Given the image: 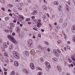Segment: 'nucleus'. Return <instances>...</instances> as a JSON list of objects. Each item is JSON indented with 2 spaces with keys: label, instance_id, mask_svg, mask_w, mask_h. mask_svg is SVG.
<instances>
[{
  "label": "nucleus",
  "instance_id": "f257e3e1",
  "mask_svg": "<svg viewBox=\"0 0 75 75\" xmlns=\"http://www.w3.org/2000/svg\"><path fill=\"white\" fill-rule=\"evenodd\" d=\"M8 38L10 40V41H11L12 42H13L14 44H18V42H17V41H16L14 38H13V36L11 35H9L8 36Z\"/></svg>",
  "mask_w": 75,
  "mask_h": 75
},
{
  "label": "nucleus",
  "instance_id": "f03ea898",
  "mask_svg": "<svg viewBox=\"0 0 75 75\" xmlns=\"http://www.w3.org/2000/svg\"><path fill=\"white\" fill-rule=\"evenodd\" d=\"M13 54L14 56V58H15L16 59H20V55H19V54H18L17 52L15 51H13Z\"/></svg>",
  "mask_w": 75,
  "mask_h": 75
},
{
  "label": "nucleus",
  "instance_id": "7ed1b4c3",
  "mask_svg": "<svg viewBox=\"0 0 75 75\" xmlns=\"http://www.w3.org/2000/svg\"><path fill=\"white\" fill-rule=\"evenodd\" d=\"M28 46L29 48H32L33 47V43L32 42V40L31 39L29 40L28 41Z\"/></svg>",
  "mask_w": 75,
  "mask_h": 75
},
{
  "label": "nucleus",
  "instance_id": "20e7f679",
  "mask_svg": "<svg viewBox=\"0 0 75 75\" xmlns=\"http://www.w3.org/2000/svg\"><path fill=\"white\" fill-rule=\"evenodd\" d=\"M30 67L32 69L34 70L35 69V66H34V65L33 63H31L30 64Z\"/></svg>",
  "mask_w": 75,
  "mask_h": 75
},
{
  "label": "nucleus",
  "instance_id": "39448f33",
  "mask_svg": "<svg viewBox=\"0 0 75 75\" xmlns=\"http://www.w3.org/2000/svg\"><path fill=\"white\" fill-rule=\"evenodd\" d=\"M53 52L55 55H57L59 54V53L58 52L57 50H54L53 51Z\"/></svg>",
  "mask_w": 75,
  "mask_h": 75
},
{
  "label": "nucleus",
  "instance_id": "423d86ee",
  "mask_svg": "<svg viewBox=\"0 0 75 75\" xmlns=\"http://www.w3.org/2000/svg\"><path fill=\"white\" fill-rule=\"evenodd\" d=\"M71 31L73 33H75V25H74L72 26Z\"/></svg>",
  "mask_w": 75,
  "mask_h": 75
},
{
  "label": "nucleus",
  "instance_id": "0eeeda50",
  "mask_svg": "<svg viewBox=\"0 0 75 75\" xmlns=\"http://www.w3.org/2000/svg\"><path fill=\"white\" fill-rule=\"evenodd\" d=\"M14 65L16 67H18V66H19V63H18V62L17 61H16L14 63Z\"/></svg>",
  "mask_w": 75,
  "mask_h": 75
},
{
  "label": "nucleus",
  "instance_id": "6e6552de",
  "mask_svg": "<svg viewBox=\"0 0 75 75\" xmlns=\"http://www.w3.org/2000/svg\"><path fill=\"white\" fill-rule=\"evenodd\" d=\"M23 5V3H20V4H17L16 6L18 7H21Z\"/></svg>",
  "mask_w": 75,
  "mask_h": 75
},
{
  "label": "nucleus",
  "instance_id": "1a4fd4ad",
  "mask_svg": "<svg viewBox=\"0 0 75 75\" xmlns=\"http://www.w3.org/2000/svg\"><path fill=\"white\" fill-rule=\"evenodd\" d=\"M57 70L59 72H61V71L62 69H61V67L59 65H58L57 66Z\"/></svg>",
  "mask_w": 75,
  "mask_h": 75
},
{
  "label": "nucleus",
  "instance_id": "9d476101",
  "mask_svg": "<svg viewBox=\"0 0 75 75\" xmlns=\"http://www.w3.org/2000/svg\"><path fill=\"white\" fill-rule=\"evenodd\" d=\"M45 64L46 65H47L46 66L48 67L49 69L51 68V66L48 63V62H46L45 63Z\"/></svg>",
  "mask_w": 75,
  "mask_h": 75
},
{
  "label": "nucleus",
  "instance_id": "9b49d317",
  "mask_svg": "<svg viewBox=\"0 0 75 75\" xmlns=\"http://www.w3.org/2000/svg\"><path fill=\"white\" fill-rule=\"evenodd\" d=\"M38 12L37 10H35L33 11L32 14L33 15H35L37 14Z\"/></svg>",
  "mask_w": 75,
  "mask_h": 75
},
{
  "label": "nucleus",
  "instance_id": "f8f14e48",
  "mask_svg": "<svg viewBox=\"0 0 75 75\" xmlns=\"http://www.w3.org/2000/svg\"><path fill=\"white\" fill-rule=\"evenodd\" d=\"M67 22H65L63 23V25H62V27L63 28H65V27H67Z\"/></svg>",
  "mask_w": 75,
  "mask_h": 75
},
{
  "label": "nucleus",
  "instance_id": "ddd939ff",
  "mask_svg": "<svg viewBox=\"0 0 75 75\" xmlns=\"http://www.w3.org/2000/svg\"><path fill=\"white\" fill-rule=\"evenodd\" d=\"M61 5H59L58 6V10H59V11H61Z\"/></svg>",
  "mask_w": 75,
  "mask_h": 75
},
{
  "label": "nucleus",
  "instance_id": "4468645a",
  "mask_svg": "<svg viewBox=\"0 0 75 75\" xmlns=\"http://www.w3.org/2000/svg\"><path fill=\"white\" fill-rule=\"evenodd\" d=\"M23 72H24V73H25L26 74H28L29 73L26 70V69H24L23 70Z\"/></svg>",
  "mask_w": 75,
  "mask_h": 75
},
{
  "label": "nucleus",
  "instance_id": "2eb2a0df",
  "mask_svg": "<svg viewBox=\"0 0 75 75\" xmlns=\"http://www.w3.org/2000/svg\"><path fill=\"white\" fill-rule=\"evenodd\" d=\"M66 7L67 11H69V6H68V5H66Z\"/></svg>",
  "mask_w": 75,
  "mask_h": 75
},
{
  "label": "nucleus",
  "instance_id": "dca6fc26",
  "mask_svg": "<svg viewBox=\"0 0 75 75\" xmlns=\"http://www.w3.org/2000/svg\"><path fill=\"white\" fill-rule=\"evenodd\" d=\"M13 45L12 44H11L9 46V49H11H11H13Z\"/></svg>",
  "mask_w": 75,
  "mask_h": 75
},
{
  "label": "nucleus",
  "instance_id": "f3484780",
  "mask_svg": "<svg viewBox=\"0 0 75 75\" xmlns=\"http://www.w3.org/2000/svg\"><path fill=\"white\" fill-rule=\"evenodd\" d=\"M42 8L44 10H47V7H45V6H42Z\"/></svg>",
  "mask_w": 75,
  "mask_h": 75
},
{
  "label": "nucleus",
  "instance_id": "a211bd4d",
  "mask_svg": "<svg viewBox=\"0 0 75 75\" xmlns=\"http://www.w3.org/2000/svg\"><path fill=\"white\" fill-rule=\"evenodd\" d=\"M52 60L53 61H54V62H55L58 60V59L55 58H52Z\"/></svg>",
  "mask_w": 75,
  "mask_h": 75
},
{
  "label": "nucleus",
  "instance_id": "6ab92c4d",
  "mask_svg": "<svg viewBox=\"0 0 75 75\" xmlns=\"http://www.w3.org/2000/svg\"><path fill=\"white\" fill-rule=\"evenodd\" d=\"M38 24L37 25V26L38 27H40V26L41 25V23H40V22H38Z\"/></svg>",
  "mask_w": 75,
  "mask_h": 75
},
{
  "label": "nucleus",
  "instance_id": "aec40b11",
  "mask_svg": "<svg viewBox=\"0 0 75 75\" xmlns=\"http://www.w3.org/2000/svg\"><path fill=\"white\" fill-rule=\"evenodd\" d=\"M25 54L27 56H29V54H28V52H27V51L25 50Z\"/></svg>",
  "mask_w": 75,
  "mask_h": 75
},
{
  "label": "nucleus",
  "instance_id": "412c9836",
  "mask_svg": "<svg viewBox=\"0 0 75 75\" xmlns=\"http://www.w3.org/2000/svg\"><path fill=\"white\" fill-rule=\"evenodd\" d=\"M39 47V49L40 50H44V47H42V46H40Z\"/></svg>",
  "mask_w": 75,
  "mask_h": 75
},
{
  "label": "nucleus",
  "instance_id": "4be33fe9",
  "mask_svg": "<svg viewBox=\"0 0 75 75\" xmlns=\"http://www.w3.org/2000/svg\"><path fill=\"white\" fill-rule=\"evenodd\" d=\"M14 73H15L14 71H12L10 73V75H14Z\"/></svg>",
  "mask_w": 75,
  "mask_h": 75
},
{
  "label": "nucleus",
  "instance_id": "5701e85b",
  "mask_svg": "<svg viewBox=\"0 0 75 75\" xmlns=\"http://www.w3.org/2000/svg\"><path fill=\"white\" fill-rule=\"evenodd\" d=\"M31 51H31V52H32V54H35V51L34 50L31 49Z\"/></svg>",
  "mask_w": 75,
  "mask_h": 75
},
{
  "label": "nucleus",
  "instance_id": "b1692460",
  "mask_svg": "<svg viewBox=\"0 0 75 75\" xmlns=\"http://www.w3.org/2000/svg\"><path fill=\"white\" fill-rule=\"evenodd\" d=\"M54 5H58V2L55 1H54Z\"/></svg>",
  "mask_w": 75,
  "mask_h": 75
},
{
  "label": "nucleus",
  "instance_id": "393cba45",
  "mask_svg": "<svg viewBox=\"0 0 75 75\" xmlns=\"http://www.w3.org/2000/svg\"><path fill=\"white\" fill-rule=\"evenodd\" d=\"M44 20L45 22H47V20H48V19L47 18H45L44 19Z\"/></svg>",
  "mask_w": 75,
  "mask_h": 75
},
{
  "label": "nucleus",
  "instance_id": "a878e982",
  "mask_svg": "<svg viewBox=\"0 0 75 75\" xmlns=\"http://www.w3.org/2000/svg\"><path fill=\"white\" fill-rule=\"evenodd\" d=\"M10 25H11V27H14V24L13 23H10Z\"/></svg>",
  "mask_w": 75,
  "mask_h": 75
},
{
  "label": "nucleus",
  "instance_id": "bb28decb",
  "mask_svg": "<svg viewBox=\"0 0 75 75\" xmlns=\"http://www.w3.org/2000/svg\"><path fill=\"white\" fill-rule=\"evenodd\" d=\"M8 6L9 7H10V8H11V7L13 6V5H11V4H9L8 5Z\"/></svg>",
  "mask_w": 75,
  "mask_h": 75
},
{
  "label": "nucleus",
  "instance_id": "cd10ccee",
  "mask_svg": "<svg viewBox=\"0 0 75 75\" xmlns=\"http://www.w3.org/2000/svg\"><path fill=\"white\" fill-rule=\"evenodd\" d=\"M9 17H6L5 18V20H6V21H7V20H9Z\"/></svg>",
  "mask_w": 75,
  "mask_h": 75
},
{
  "label": "nucleus",
  "instance_id": "c85d7f7f",
  "mask_svg": "<svg viewBox=\"0 0 75 75\" xmlns=\"http://www.w3.org/2000/svg\"><path fill=\"white\" fill-rule=\"evenodd\" d=\"M62 22H63V19H61L59 20V23H62Z\"/></svg>",
  "mask_w": 75,
  "mask_h": 75
},
{
  "label": "nucleus",
  "instance_id": "c756f323",
  "mask_svg": "<svg viewBox=\"0 0 75 75\" xmlns=\"http://www.w3.org/2000/svg\"><path fill=\"white\" fill-rule=\"evenodd\" d=\"M75 56V54H73V55L71 56V59H72V58H75V57H74Z\"/></svg>",
  "mask_w": 75,
  "mask_h": 75
},
{
  "label": "nucleus",
  "instance_id": "7c9ffc66",
  "mask_svg": "<svg viewBox=\"0 0 75 75\" xmlns=\"http://www.w3.org/2000/svg\"><path fill=\"white\" fill-rule=\"evenodd\" d=\"M0 1L2 3H5V1L4 0H0Z\"/></svg>",
  "mask_w": 75,
  "mask_h": 75
},
{
  "label": "nucleus",
  "instance_id": "2f4dec72",
  "mask_svg": "<svg viewBox=\"0 0 75 75\" xmlns=\"http://www.w3.org/2000/svg\"><path fill=\"white\" fill-rule=\"evenodd\" d=\"M4 55H5V56H6L7 57V56H8V54L7 53V52H5L4 53Z\"/></svg>",
  "mask_w": 75,
  "mask_h": 75
},
{
  "label": "nucleus",
  "instance_id": "473e14b6",
  "mask_svg": "<svg viewBox=\"0 0 75 75\" xmlns=\"http://www.w3.org/2000/svg\"><path fill=\"white\" fill-rule=\"evenodd\" d=\"M57 42L58 44H61V40H59L57 41Z\"/></svg>",
  "mask_w": 75,
  "mask_h": 75
},
{
  "label": "nucleus",
  "instance_id": "72a5a7b5",
  "mask_svg": "<svg viewBox=\"0 0 75 75\" xmlns=\"http://www.w3.org/2000/svg\"><path fill=\"white\" fill-rule=\"evenodd\" d=\"M49 67H47L46 68V70L47 71H50V69H49Z\"/></svg>",
  "mask_w": 75,
  "mask_h": 75
},
{
  "label": "nucleus",
  "instance_id": "f704fd0d",
  "mask_svg": "<svg viewBox=\"0 0 75 75\" xmlns=\"http://www.w3.org/2000/svg\"><path fill=\"white\" fill-rule=\"evenodd\" d=\"M69 61L70 63H71V62H72V60L70 59H69Z\"/></svg>",
  "mask_w": 75,
  "mask_h": 75
},
{
  "label": "nucleus",
  "instance_id": "c9c22d12",
  "mask_svg": "<svg viewBox=\"0 0 75 75\" xmlns=\"http://www.w3.org/2000/svg\"><path fill=\"white\" fill-rule=\"evenodd\" d=\"M45 44H47L48 45H49V43H48V42H47L45 41Z\"/></svg>",
  "mask_w": 75,
  "mask_h": 75
},
{
  "label": "nucleus",
  "instance_id": "e433bc0d",
  "mask_svg": "<svg viewBox=\"0 0 75 75\" xmlns=\"http://www.w3.org/2000/svg\"><path fill=\"white\" fill-rule=\"evenodd\" d=\"M9 29H10V31H11L13 30V28L11 27H9Z\"/></svg>",
  "mask_w": 75,
  "mask_h": 75
},
{
  "label": "nucleus",
  "instance_id": "4c0bfd02",
  "mask_svg": "<svg viewBox=\"0 0 75 75\" xmlns=\"http://www.w3.org/2000/svg\"><path fill=\"white\" fill-rule=\"evenodd\" d=\"M48 49V48L47 47H44V50H47Z\"/></svg>",
  "mask_w": 75,
  "mask_h": 75
},
{
  "label": "nucleus",
  "instance_id": "58836bf2",
  "mask_svg": "<svg viewBox=\"0 0 75 75\" xmlns=\"http://www.w3.org/2000/svg\"><path fill=\"white\" fill-rule=\"evenodd\" d=\"M64 37L65 38V39H67V35H64Z\"/></svg>",
  "mask_w": 75,
  "mask_h": 75
},
{
  "label": "nucleus",
  "instance_id": "ea45409f",
  "mask_svg": "<svg viewBox=\"0 0 75 75\" xmlns=\"http://www.w3.org/2000/svg\"><path fill=\"white\" fill-rule=\"evenodd\" d=\"M30 20V19L29 18H28L26 19V21H29Z\"/></svg>",
  "mask_w": 75,
  "mask_h": 75
},
{
  "label": "nucleus",
  "instance_id": "a19ab883",
  "mask_svg": "<svg viewBox=\"0 0 75 75\" xmlns=\"http://www.w3.org/2000/svg\"><path fill=\"white\" fill-rule=\"evenodd\" d=\"M40 60L41 61H43V58L41 57L40 59Z\"/></svg>",
  "mask_w": 75,
  "mask_h": 75
},
{
  "label": "nucleus",
  "instance_id": "79ce46f5",
  "mask_svg": "<svg viewBox=\"0 0 75 75\" xmlns=\"http://www.w3.org/2000/svg\"><path fill=\"white\" fill-rule=\"evenodd\" d=\"M42 18H46V16L45 15H44L42 16Z\"/></svg>",
  "mask_w": 75,
  "mask_h": 75
},
{
  "label": "nucleus",
  "instance_id": "37998d69",
  "mask_svg": "<svg viewBox=\"0 0 75 75\" xmlns=\"http://www.w3.org/2000/svg\"><path fill=\"white\" fill-rule=\"evenodd\" d=\"M73 41L74 42H75V37H74L73 38Z\"/></svg>",
  "mask_w": 75,
  "mask_h": 75
},
{
  "label": "nucleus",
  "instance_id": "c03bdc74",
  "mask_svg": "<svg viewBox=\"0 0 75 75\" xmlns=\"http://www.w3.org/2000/svg\"><path fill=\"white\" fill-rule=\"evenodd\" d=\"M1 10H3V11H5V8H1Z\"/></svg>",
  "mask_w": 75,
  "mask_h": 75
},
{
  "label": "nucleus",
  "instance_id": "a18cd8bd",
  "mask_svg": "<svg viewBox=\"0 0 75 75\" xmlns=\"http://www.w3.org/2000/svg\"><path fill=\"white\" fill-rule=\"evenodd\" d=\"M38 69L39 70H40V71H42V69H41V68L40 67H38Z\"/></svg>",
  "mask_w": 75,
  "mask_h": 75
},
{
  "label": "nucleus",
  "instance_id": "49530a36",
  "mask_svg": "<svg viewBox=\"0 0 75 75\" xmlns=\"http://www.w3.org/2000/svg\"><path fill=\"white\" fill-rule=\"evenodd\" d=\"M53 36H54V37H55L56 36H57L56 34L55 33H53Z\"/></svg>",
  "mask_w": 75,
  "mask_h": 75
},
{
  "label": "nucleus",
  "instance_id": "de8ad7c7",
  "mask_svg": "<svg viewBox=\"0 0 75 75\" xmlns=\"http://www.w3.org/2000/svg\"><path fill=\"white\" fill-rule=\"evenodd\" d=\"M20 18H21V19H22V20H23V19H24V18L23 16L20 17Z\"/></svg>",
  "mask_w": 75,
  "mask_h": 75
},
{
  "label": "nucleus",
  "instance_id": "09e8293b",
  "mask_svg": "<svg viewBox=\"0 0 75 75\" xmlns=\"http://www.w3.org/2000/svg\"><path fill=\"white\" fill-rule=\"evenodd\" d=\"M5 32H6V33H9L10 32L9 31H8V30H5Z\"/></svg>",
  "mask_w": 75,
  "mask_h": 75
},
{
  "label": "nucleus",
  "instance_id": "8fccbe9b",
  "mask_svg": "<svg viewBox=\"0 0 75 75\" xmlns=\"http://www.w3.org/2000/svg\"><path fill=\"white\" fill-rule=\"evenodd\" d=\"M4 71H7V69H6V68H4Z\"/></svg>",
  "mask_w": 75,
  "mask_h": 75
},
{
  "label": "nucleus",
  "instance_id": "3c124183",
  "mask_svg": "<svg viewBox=\"0 0 75 75\" xmlns=\"http://www.w3.org/2000/svg\"><path fill=\"white\" fill-rule=\"evenodd\" d=\"M47 51H48V52H50V49L49 48H47Z\"/></svg>",
  "mask_w": 75,
  "mask_h": 75
},
{
  "label": "nucleus",
  "instance_id": "603ef678",
  "mask_svg": "<svg viewBox=\"0 0 75 75\" xmlns=\"http://www.w3.org/2000/svg\"><path fill=\"white\" fill-rule=\"evenodd\" d=\"M13 23H16V22H17V21H16V20L15 19H14V20L13 21Z\"/></svg>",
  "mask_w": 75,
  "mask_h": 75
},
{
  "label": "nucleus",
  "instance_id": "864d4df0",
  "mask_svg": "<svg viewBox=\"0 0 75 75\" xmlns=\"http://www.w3.org/2000/svg\"><path fill=\"white\" fill-rule=\"evenodd\" d=\"M64 50L65 51H67V50H68V49H67V48L66 47H64Z\"/></svg>",
  "mask_w": 75,
  "mask_h": 75
},
{
  "label": "nucleus",
  "instance_id": "5fc2aeb1",
  "mask_svg": "<svg viewBox=\"0 0 75 75\" xmlns=\"http://www.w3.org/2000/svg\"><path fill=\"white\" fill-rule=\"evenodd\" d=\"M55 39H57V40H58V36H56L55 37Z\"/></svg>",
  "mask_w": 75,
  "mask_h": 75
},
{
  "label": "nucleus",
  "instance_id": "6e6d98bb",
  "mask_svg": "<svg viewBox=\"0 0 75 75\" xmlns=\"http://www.w3.org/2000/svg\"><path fill=\"white\" fill-rule=\"evenodd\" d=\"M16 2H19L20 0H15Z\"/></svg>",
  "mask_w": 75,
  "mask_h": 75
},
{
  "label": "nucleus",
  "instance_id": "4d7b16f0",
  "mask_svg": "<svg viewBox=\"0 0 75 75\" xmlns=\"http://www.w3.org/2000/svg\"><path fill=\"white\" fill-rule=\"evenodd\" d=\"M38 37H40V38H41V35L40 34H39L38 35Z\"/></svg>",
  "mask_w": 75,
  "mask_h": 75
},
{
  "label": "nucleus",
  "instance_id": "13d9d810",
  "mask_svg": "<svg viewBox=\"0 0 75 75\" xmlns=\"http://www.w3.org/2000/svg\"><path fill=\"white\" fill-rule=\"evenodd\" d=\"M15 34H16L14 33H13L12 34V35H13V36L15 35Z\"/></svg>",
  "mask_w": 75,
  "mask_h": 75
},
{
  "label": "nucleus",
  "instance_id": "bf43d9fd",
  "mask_svg": "<svg viewBox=\"0 0 75 75\" xmlns=\"http://www.w3.org/2000/svg\"><path fill=\"white\" fill-rule=\"evenodd\" d=\"M7 72L5 71L4 72V74H5L6 75H7Z\"/></svg>",
  "mask_w": 75,
  "mask_h": 75
},
{
  "label": "nucleus",
  "instance_id": "052dcab7",
  "mask_svg": "<svg viewBox=\"0 0 75 75\" xmlns=\"http://www.w3.org/2000/svg\"><path fill=\"white\" fill-rule=\"evenodd\" d=\"M67 3L68 4H69V5H70V1H69L68 2H67Z\"/></svg>",
  "mask_w": 75,
  "mask_h": 75
},
{
  "label": "nucleus",
  "instance_id": "680f3d73",
  "mask_svg": "<svg viewBox=\"0 0 75 75\" xmlns=\"http://www.w3.org/2000/svg\"><path fill=\"white\" fill-rule=\"evenodd\" d=\"M28 3H31V1L30 0H29L28 1Z\"/></svg>",
  "mask_w": 75,
  "mask_h": 75
},
{
  "label": "nucleus",
  "instance_id": "e2e57ef3",
  "mask_svg": "<svg viewBox=\"0 0 75 75\" xmlns=\"http://www.w3.org/2000/svg\"><path fill=\"white\" fill-rule=\"evenodd\" d=\"M2 43V40L1 39H0V44Z\"/></svg>",
  "mask_w": 75,
  "mask_h": 75
},
{
  "label": "nucleus",
  "instance_id": "0e129e2a",
  "mask_svg": "<svg viewBox=\"0 0 75 75\" xmlns=\"http://www.w3.org/2000/svg\"><path fill=\"white\" fill-rule=\"evenodd\" d=\"M32 19H34V18H35V17L34 16H32Z\"/></svg>",
  "mask_w": 75,
  "mask_h": 75
},
{
  "label": "nucleus",
  "instance_id": "69168bd1",
  "mask_svg": "<svg viewBox=\"0 0 75 75\" xmlns=\"http://www.w3.org/2000/svg\"><path fill=\"white\" fill-rule=\"evenodd\" d=\"M38 75H41V73L40 72H38Z\"/></svg>",
  "mask_w": 75,
  "mask_h": 75
},
{
  "label": "nucleus",
  "instance_id": "338daca9",
  "mask_svg": "<svg viewBox=\"0 0 75 75\" xmlns=\"http://www.w3.org/2000/svg\"><path fill=\"white\" fill-rule=\"evenodd\" d=\"M8 11H9V12H11V10L10 9H8Z\"/></svg>",
  "mask_w": 75,
  "mask_h": 75
},
{
  "label": "nucleus",
  "instance_id": "774afa93",
  "mask_svg": "<svg viewBox=\"0 0 75 75\" xmlns=\"http://www.w3.org/2000/svg\"><path fill=\"white\" fill-rule=\"evenodd\" d=\"M72 59V60L74 61H75V59L74 58H73Z\"/></svg>",
  "mask_w": 75,
  "mask_h": 75
}]
</instances>
